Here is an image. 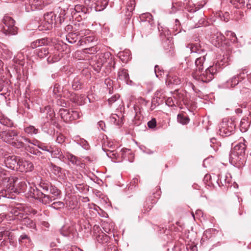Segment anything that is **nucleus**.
<instances>
[{"instance_id": "f257e3e1", "label": "nucleus", "mask_w": 251, "mask_h": 251, "mask_svg": "<svg viewBox=\"0 0 251 251\" xmlns=\"http://www.w3.org/2000/svg\"><path fill=\"white\" fill-rule=\"evenodd\" d=\"M228 57L224 58V60H222L220 62L217 61L212 66L208 67L205 71L202 74H199L197 72L192 74L193 77L199 81L204 83L210 82L214 78V75L216 74L221 70L222 66L227 63L228 64Z\"/></svg>"}, {"instance_id": "f03ea898", "label": "nucleus", "mask_w": 251, "mask_h": 251, "mask_svg": "<svg viewBox=\"0 0 251 251\" xmlns=\"http://www.w3.org/2000/svg\"><path fill=\"white\" fill-rule=\"evenodd\" d=\"M0 138L17 149L25 147L24 141L30 143V140L23 136H18V132L14 129H8L0 132Z\"/></svg>"}, {"instance_id": "7ed1b4c3", "label": "nucleus", "mask_w": 251, "mask_h": 251, "mask_svg": "<svg viewBox=\"0 0 251 251\" xmlns=\"http://www.w3.org/2000/svg\"><path fill=\"white\" fill-rule=\"evenodd\" d=\"M246 146L244 143H240L230 151L229 161L233 166L237 168L242 167L246 161L245 150Z\"/></svg>"}, {"instance_id": "20e7f679", "label": "nucleus", "mask_w": 251, "mask_h": 251, "mask_svg": "<svg viewBox=\"0 0 251 251\" xmlns=\"http://www.w3.org/2000/svg\"><path fill=\"white\" fill-rule=\"evenodd\" d=\"M11 182L8 185V188L7 190H3L0 192V196L9 198V196H7V193H25L27 189V184L29 183L27 182L26 180L22 177H15L11 179Z\"/></svg>"}, {"instance_id": "39448f33", "label": "nucleus", "mask_w": 251, "mask_h": 251, "mask_svg": "<svg viewBox=\"0 0 251 251\" xmlns=\"http://www.w3.org/2000/svg\"><path fill=\"white\" fill-rule=\"evenodd\" d=\"M57 22L56 21V15L53 12H49L44 14V20L39 23L38 28L40 31L50 30Z\"/></svg>"}, {"instance_id": "423d86ee", "label": "nucleus", "mask_w": 251, "mask_h": 251, "mask_svg": "<svg viewBox=\"0 0 251 251\" xmlns=\"http://www.w3.org/2000/svg\"><path fill=\"white\" fill-rule=\"evenodd\" d=\"M219 133L220 135L228 136L234 132L235 125L232 119L226 118L219 124Z\"/></svg>"}, {"instance_id": "0eeeda50", "label": "nucleus", "mask_w": 251, "mask_h": 251, "mask_svg": "<svg viewBox=\"0 0 251 251\" xmlns=\"http://www.w3.org/2000/svg\"><path fill=\"white\" fill-rule=\"evenodd\" d=\"M29 197L38 200L44 204H48L51 202L52 198L50 197V195L44 194L37 187H35V189L29 187Z\"/></svg>"}, {"instance_id": "6e6552de", "label": "nucleus", "mask_w": 251, "mask_h": 251, "mask_svg": "<svg viewBox=\"0 0 251 251\" xmlns=\"http://www.w3.org/2000/svg\"><path fill=\"white\" fill-rule=\"evenodd\" d=\"M71 14L73 18L79 21L86 18V15L89 12V9L83 5H75L73 8L70 9Z\"/></svg>"}, {"instance_id": "1a4fd4ad", "label": "nucleus", "mask_w": 251, "mask_h": 251, "mask_svg": "<svg viewBox=\"0 0 251 251\" xmlns=\"http://www.w3.org/2000/svg\"><path fill=\"white\" fill-rule=\"evenodd\" d=\"M2 32L5 35H15L17 32V28L15 26V21L8 16H4L3 18Z\"/></svg>"}, {"instance_id": "9d476101", "label": "nucleus", "mask_w": 251, "mask_h": 251, "mask_svg": "<svg viewBox=\"0 0 251 251\" xmlns=\"http://www.w3.org/2000/svg\"><path fill=\"white\" fill-rule=\"evenodd\" d=\"M59 114L62 119L66 123L78 119L81 116V114L77 111H70L64 108L60 109Z\"/></svg>"}, {"instance_id": "9b49d317", "label": "nucleus", "mask_w": 251, "mask_h": 251, "mask_svg": "<svg viewBox=\"0 0 251 251\" xmlns=\"http://www.w3.org/2000/svg\"><path fill=\"white\" fill-rule=\"evenodd\" d=\"M45 114L42 116L43 122L45 124L46 123H50L54 126L57 124V120L55 117V112L50 107H46L45 110Z\"/></svg>"}, {"instance_id": "f8f14e48", "label": "nucleus", "mask_w": 251, "mask_h": 251, "mask_svg": "<svg viewBox=\"0 0 251 251\" xmlns=\"http://www.w3.org/2000/svg\"><path fill=\"white\" fill-rule=\"evenodd\" d=\"M97 56L99 59L102 60L103 65H106V67L109 68L110 69L111 68H115V61L114 58L112 56V54L109 52L105 53H99Z\"/></svg>"}, {"instance_id": "ddd939ff", "label": "nucleus", "mask_w": 251, "mask_h": 251, "mask_svg": "<svg viewBox=\"0 0 251 251\" xmlns=\"http://www.w3.org/2000/svg\"><path fill=\"white\" fill-rule=\"evenodd\" d=\"M15 176H11L10 172L6 170L4 167L0 166V184L2 183L5 186L6 189L8 188V185L11 182V179Z\"/></svg>"}, {"instance_id": "4468645a", "label": "nucleus", "mask_w": 251, "mask_h": 251, "mask_svg": "<svg viewBox=\"0 0 251 251\" xmlns=\"http://www.w3.org/2000/svg\"><path fill=\"white\" fill-rule=\"evenodd\" d=\"M43 0H28L25 4V10L27 12L41 9L43 7Z\"/></svg>"}, {"instance_id": "2eb2a0df", "label": "nucleus", "mask_w": 251, "mask_h": 251, "mask_svg": "<svg viewBox=\"0 0 251 251\" xmlns=\"http://www.w3.org/2000/svg\"><path fill=\"white\" fill-rule=\"evenodd\" d=\"M18 165V166H17L16 170L21 172H30L34 168L33 165L31 162L24 160L20 157Z\"/></svg>"}, {"instance_id": "dca6fc26", "label": "nucleus", "mask_w": 251, "mask_h": 251, "mask_svg": "<svg viewBox=\"0 0 251 251\" xmlns=\"http://www.w3.org/2000/svg\"><path fill=\"white\" fill-rule=\"evenodd\" d=\"M19 159L20 157L15 155H10L5 157L4 161L5 166L11 170H16L17 166H18Z\"/></svg>"}, {"instance_id": "f3484780", "label": "nucleus", "mask_w": 251, "mask_h": 251, "mask_svg": "<svg viewBox=\"0 0 251 251\" xmlns=\"http://www.w3.org/2000/svg\"><path fill=\"white\" fill-rule=\"evenodd\" d=\"M225 37L220 32H217L211 38V43L215 47L219 48L225 41Z\"/></svg>"}, {"instance_id": "a211bd4d", "label": "nucleus", "mask_w": 251, "mask_h": 251, "mask_svg": "<svg viewBox=\"0 0 251 251\" xmlns=\"http://www.w3.org/2000/svg\"><path fill=\"white\" fill-rule=\"evenodd\" d=\"M92 1V6L96 11H101L107 6L108 0H90Z\"/></svg>"}, {"instance_id": "6ab92c4d", "label": "nucleus", "mask_w": 251, "mask_h": 251, "mask_svg": "<svg viewBox=\"0 0 251 251\" xmlns=\"http://www.w3.org/2000/svg\"><path fill=\"white\" fill-rule=\"evenodd\" d=\"M50 42V40L49 38L45 37L39 39H37L35 41L32 42L30 44V47L32 49H36L40 48L42 46H47Z\"/></svg>"}, {"instance_id": "aec40b11", "label": "nucleus", "mask_w": 251, "mask_h": 251, "mask_svg": "<svg viewBox=\"0 0 251 251\" xmlns=\"http://www.w3.org/2000/svg\"><path fill=\"white\" fill-rule=\"evenodd\" d=\"M78 25V28H76V27H75L74 29L75 31H77V33L78 36H80V38L85 37L90 34H91L92 31L89 29L85 28V25L83 24L79 23ZM76 26V25H75V26Z\"/></svg>"}, {"instance_id": "412c9836", "label": "nucleus", "mask_w": 251, "mask_h": 251, "mask_svg": "<svg viewBox=\"0 0 251 251\" xmlns=\"http://www.w3.org/2000/svg\"><path fill=\"white\" fill-rule=\"evenodd\" d=\"M191 51V53H197L198 54H204L205 50L201 48L200 44L199 43H190L187 46Z\"/></svg>"}, {"instance_id": "4be33fe9", "label": "nucleus", "mask_w": 251, "mask_h": 251, "mask_svg": "<svg viewBox=\"0 0 251 251\" xmlns=\"http://www.w3.org/2000/svg\"><path fill=\"white\" fill-rule=\"evenodd\" d=\"M61 233L63 236L72 239L76 234V231L73 227L65 226L61 228Z\"/></svg>"}, {"instance_id": "5701e85b", "label": "nucleus", "mask_w": 251, "mask_h": 251, "mask_svg": "<svg viewBox=\"0 0 251 251\" xmlns=\"http://www.w3.org/2000/svg\"><path fill=\"white\" fill-rule=\"evenodd\" d=\"M50 153L51 154L52 157L58 158L63 162H65V154H63L61 149L58 148H52L50 149Z\"/></svg>"}, {"instance_id": "b1692460", "label": "nucleus", "mask_w": 251, "mask_h": 251, "mask_svg": "<svg viewBox=\"0 0 251 251\" xmlns=\"http://www.w3.org/2000/svg\"><path fill=\"white\" fill-rule=\"evenodd\" d=\"M97 39L94 32H92L91 34H90L85 37L80 38L78 42L79 45H83L84 44H89L95 41H97Z\"/></svg>"}, {"instance_id": "393cba45", "label": "nucleus", "mask_w": 251, "mask_h": 251, "mask_svg": "<svg viewBox=\"0 0 251 251\" xmlns=\"http://www.w3.org/2000/svg\"><path fill=\"white\" fill-rule=\"evenodd\" d=\"M64 157L65 162L67 160L72 164L76 166L79 165L80 163V160L78 157L69 152L65 153Z\"/></svg>"}, {"instance_id": "a878e982", "label": "nucleus", "mask_w": 251, "mask_h": 251, "mask_svg": "<svg viewBox=\"0 0 251 251\" xmlns=\"http://www.w3.org/2000/svg\"><path fill=\"white\" fill-rule=\"evenodd\" d=\"M241 81L237 75L228 80L225 84V87L226 88H231L236 86L239 82Z\"/></svg>"}, {"instance_id": "bb28decb", "label": "nucleus", "mask_w": 251, "mask_h": 251, "mask_svg": "<svg viewBox=\"0 0 251 251\" xmlns=\"http://www.w3.org/2000/svg\"><path fill=\"white\" fill-rule=\"evenodd\" d=\"M49 190L50 194L52 195V196L50 195V197L52 198L51 202L56 199L60 197L61 191L56 186L51 185Z\"/></svg>"}, {"instance_id": "cd10ccee", "label": "nucleus", "mask_w": 251, "mask_h": 251, "mask_svg": "<svg viewBox=\"0 0 251 251\" xmlns=\"http://www.w3.org/2000/svg\"><path fill=\"white\" fill-rule=\"evenodd\" d=\"M118 75V79L124 81L126 83H128V81L129 79V77L126 70L124 68L119 69Z\"/></svg>"}, {"instance_id": "c85d7f7f", "label": "nucleus", "mask_w": 251, "mask_h": 251, "mask_svg": "<svg viewBox=\"0 0 251 251\" xmlns=\"http://www.w3.org/2000/svg\"><path fill=\"white\" fill-rule=\"evenodd\" d=\"M22 222V224L23 225L26 226L27 227H28L30 228L35 229L36 228V225L35 222L32 220L31 219L28 218L26 215L23 217L22 219L20 220Z\"/></svg>"}, {"instance_id": "c756f323", "label": "nucleus", "mask_w": 251, "mask_h": 251, "mask_svg": "<svg viewBox=\"0 0 251 251\" xmlns=\"http://www.w3.org/2000/svg\"><path fill=\"white\" fill-rule=\"evenodd\" d=\"M206 54H203L201 56L197 58L195 61L196 66L197 68V69H198L199 72L203 70L204 68V63L206 59Z\"/></svg>"}, {"instance_id": "7c9ffc66", "label": "nucleus", "mask_w": 251, "mask_h": 251, "mask_svg": "<svg viewBox=\"0 0 251 251\" xmlns=\"http://www.w3.org/2000/svg\"><path fill=\"white\" fill-rule=\"evenodd\" d=\"M35 53L39 58H44L49 54V48L47 47L38 48L35 50Z\"/></svg>"}, {"instance_id": "2f4dec72", "label": "nucleus", "mask_w": 251, "mask_h": 251, "mask_svg": "<svg viewBox=\"0 0 251 251\" xmlns=\"http://www.w3.org/2000/svg\"><path fill=\"white\" fill-rule=\"evenodd\" d=\"M94 236H95L97 241L101 244L106 243L109 241V237L102 231Z\"/></svg>"}, {"instance_id": "473e14b6", "label": "nucleus", "mask_w": 251, "mask_h": 251, "mask_svg": "<svg viewBox=\"0 0 251 251\" xmlns=\"http://www.w3.org/2000/svg\"><path fill=\"white\" fill-rule=\"evenodd\" d=\"M250 126V121L249 120V117H243L241 121L240 124V130L242 132H245L248 130V129Z\"/></svg>"}, {"instance_id": "72a5a7b5", "label": "nucleus", "mask_w": 251, "mask_h": 251, "mask_svg": "<svg viewBox=\"0 0 251 251\" xmlns=\"http://www.w3.org/2000/svg\"><path fill=\"white\" fill-rule=\"evenodd\" d=\"M19 243L22 245L28 246L30 245L31 239L25 233L22 234L19 238Z\"/></svg>"}, {"instance_id": "f704fd0d", "label": "nucleus", "mask_w": 251, "mask_h": 251, "mask_svg": "<svg viewBox=\"0 0 251 251\" xmlns=\"http://www.w3.org/2000/svg\"><path fill=\"white\" fill-rule=\"evenodd\" d=\"M102 62V60L99 59L97 55L96 56L95 60L92 62V66L95 71L98 73L100 71L101 67L103 66Z\"/></svg>"}, {"instance_id": "c9c22d12", "label": "nucleus", "mask_w": 251, "mask_h": 251, "mask_svg": "<svg viewBox=\"0 0 251 251\" xmlns=\"http://www.w3.org/2000/svg\"><path fill=\"white\" fill-rule=\"evenodd\" d=\"M64 97L70 99L71 101L75 103L76 100L78 98V95L73 92L68 90H64Z\"/></svg>"}, {"instance_id": "e433bc0d", "label": "nucleus", "mask_w": 251, "mask_h": 251, "mask_svg": "<svg viewBox=\"0 0 251 251\" xmlns=\"http://www.w3.org/2000/svg\"><path fill=\"white\" fill-rule=\"evenodd\" d=\"M156 202V201L152 198L151 197L149 198L144 204V210L145 212L149 211L151 210L153 205Z\"/></svg>"}, {"instance_id": "4c0bfd02", "label": "nucleus", "mask_w": 251, "mask_h": 251, "mask_svg": "<svg viewBox=\"0 0 251 251\" xmlns=\"http://www.w3.org/2000/svg\"><path fill=\"white\" fill-rule=\"evenodd\" d=\"M10 212L14 215L15 218L18 220H20L25 216V213L17 207L13 208Z\"/></svg>"}, {"instance_id": "58836bf2", "label": "nucleus", "mask_w": 251, "mask_h": 251, "mask_svg": "<svg viewBox=\"0 0 251 251\" xmlns=\"http://www.w3.org/2000/svg\"><path fill=\"white\" fill-rule=\"evenodd\" d=\"M64 90H63L61 86L58 84H54L53 89V93L56 97H64Z\"/></svg>"}, {"instance_id": "ea45409f", "label": "nucleus", "mask_w": 251, "mask_h": 251, "mask_svg": "<svg viewBox=\"0 0 251 251\" xmlns=\"http://www.w3.org/2000/svg\"><path fill=\"white\" fill-rule=\"evenodd\" d=\"M78 34L76 32H69L66 35V40L71 44L75 43L78 39Z\"/></svg>"}, {"instance_id": "a19ab883", "label": "nucleus", "mask_w": 251, "mask_h": 251, "mask_svg": "<svg viewBox=\"0 0 251 251\" xmlns=\"http://www.w3.org/2000/svg\"><path fill=\"white\" fill-rule=\"evenodd\" d=\"M177 120L178 123L182 125H187L190 121V119L187 116L184 114L180 113L177 115Z\"/></svg>"}, {"instance_id": "79ce46f5", "label": "nucleus", "mask_w": 251, "mask_h": 251, "mask_svg": "<svg viewBox=\"0 0 251 251\" xmlns=\"http://www.w3.org/2000/svg\"><path fill=\"white\" fill-rule=\"evenodd\" d=\"M110 121L111 123H113L117 126H120L122 124V120L121 119L120 120L119 116L116 114H112L110 117Z\"/></svg>"}, {"instance_id": "37998d69", "label": "nucleus", "mask_w": 251, "mask_h": 251, "mask_svg": "<svg viewBox=\"0 0 251 251\" xmlns=\"http://www.w3.org/2000/svg\"><path fill=\"white\" fill-rule=\"evenodd\" d=\"M51 184L48 181L42 180L39 184V187L42 189L45 192H48L51 186Z\"/></svg>"}, {"instance_id": "c03bdc74", "label": "nucleus", "mask_w": 251, "mask_h": 251, "mask_svg": "<svg viewBox=\"0 0 251 251\" xmlns=\"http://www.w3.org/2000/svg\"><path fill=\"white\" fill-rule=\"evenodd\" d=\"M230 2L236 8L240 9L245 6L244 0H230Z\"/></svg>"}, {"instance_id": "a18cd8bd", "label": "nucleus", "mask_w": 251, "mask_h": 251, "mask_svg": "<svg viewBox=\"0 0 251 251\" xmlns=\"http://www.w3.org/2000/svg\"><path fill=\"white\" fill-rule=\"evenodd\" d=\"M25 132L30 135H32L33 134H36L38 132V129L36 128L33 126H28L25 127L24 129Z\"/></svg>"}, {"instance_id": "49530a36", "label": "nucleus", "mask_w": 251, "mask_h": 251, "mask_svg": "<svg viewBox=\"0 0 251 251\" xmlns=\"http://www.w3.org/2000/svg\"><path fill=\"white\" fill-rule=\"evenodd\" d=\"M14 239V237L11 232L9 231V234H7V236H5V238L0 242V246L1 247L7 246L8 242Z\"/></svg>"}, {"instance_id": "de8ad7c7", "label": "nucleus", "mask_w": 251, "mask_h": 251, "mask_svg": "<svg viewBox=\"0 0 251 251\" xmlns=\"http://www.w3.org/2000/svg\"><path fill=\"white\" fill-rule=\"evenodd\" d=\"M168 82L174 85H178L181 83V78L176 75L170 76L168 78Z\"/></svg>"}, {"instance_id": "09e8293b", "label": "nucleus", "mask_w": 251, "mask_h": 251, "mask_svg": "<svg viewBox=\"0 0 251 251\" xmlns=\"http://www.w3.org/2000/svg\"><path fill=\"white\" fill-rule=\"evenodd\" d=\"M119 57L123 62H127L130 59V54L128 51L119 53Z\"/></svg>"}, {"instance_id": "8fccbe9b", "label": "nucleus", "mask_w": 251, "mask_h": 251, "mask_svg": "<svg viewBox=\"0 0 251 251\" xmlns=\"http://www.w3.org/2000/svg\"><path fill=\"white\" fill-rule=\"evenodd\" d=\"M64 206V202L60 201H54L50 205V207L57 210L63 208Z\"/></svg>"}, {"instance_id": "3c124183", "label": "nucleus", "mask_w": 251, "mask_h": 251, "mask_svg": "<svg viewBox=\"0 0 251 251\" xmlns=\"http://www.w3.org/2000/svg\"><path fill=\"white\" fill-rule=\"evenodd\" d=\"M24 60V56L22 53H19L17 56H15L13 58V61L14 62L21 65H23Z\"/></svg>"}, {"instance_id": "603ef678", "label": "nucleus", "mask_w": 251, "mask_h": 251, "mask_svg": "<svg viewBox=\"0 0 251 251\" xmlns=\"http://www.w3.org/2000/svg\"><path fill=\"white\" fill-rule=\"evenodd\" d=\"M72 88L74 90H78L81 89V83L78 77H75L74 78L72 83Z\"/></svg>"}, {"instance_id": "864d4df0", "label": "nucleus", "mask_w": 251, "mask_h": 251, "mask_svg": "<svg viewBox=\"0 0 251 251\" xmlns=\"http://www.w3.org/2000/svg\"><path fill=\"white\" fill-rule=\"evenodd\" d=\"M226 35L228 38L229 40L233 43H235L237 42V38L236 36L235 33L231 31H228L226 33Z\"/></svg>"}, {"instance_id": "5fc2aeb1", "label": "nucleus", "mask_w": 251, "mask_h": 251, "mask_svg": "<svg viewBox=\"0 0 251 251\" xmlns=\"http://www.w3.org/2000/svg\"><path fill=\"white\" fill-rule=\"evenodd\" d=\"M60 59V57L57 54L50 55L47 58V61L49 63L51 64L58 61Z\"/></svg>"}, {"instance_id": "6e6d98bb", "label": "nucleus", "mask_w": 251, "mask_h": 251, "mask_svg": "<svg viewBox=\"0 0 251 251\" xmlns=\"http://www.w3.org/2000/svg\"><path fill=\"white\" fill-rule=\"evenodd\" d=\"M176 95V97L177 99L178 100L183 101L184 102L185 101V92L183 91H178L177 90L175 94Z\"/></svg>"}, {"instance_id": "4d7b16f0", "label": "nucleus", "mask_w": 251, "mask_h": 251, "mask_svg": "<svg viewBox=\"0 0 251 251\" xmlns=\"http://www.w3.org/2000/svg\"><path fill=\"white\" fill-rule=\"evenodd\" d=\"M50 169L52 173L55 175H59L61 172V168L52 163L50 164Z\"/></svg>"}, {"instance_id": "13d9d810", "label": "nucleus", "mask_w": 251, "mask_h": 251, "mask_svg": "<svg viewBox=\"0 0 251 251\" xmlns=\"http://www.w3.org/2000/svg\"><path fill=\"white\" fill-rule=\"evenodd\" d=\"M135 4V0H129L126 4L127 10L132 12L134 9Z\"/></svg>"}, {"instance_id": "bf43d9fd", "label": "nucleus", "mask_w": 251, "mask_h": 251, "mask_svg": "<svg viewBox=\"0 0 251 251\" xmlns=\"http://www.w3.org/2000/svg\"><path fill=\"white\" fill-rule=\"evenodd\" d=\"M98 51V48L94 47H92L89 48H86L83 50V52L85 53L88 54H94L96 53Z\"/></svg>"}, {"instance_id": "052dcab7", "label": "nucleus", "mask_w": 251, "mask_h": 251, "mask_svg": "<svg viewBox=\"0 0 251 251\" xmlns=\"http://www.w3.org/2000/svg\"><path fill=\"white\" fill-rule=\"evenodd\" d=\"M86 98L84 95H79L78 96V98L76 100L75 103L78 105H82L85 103Z\"/></svg>"}, {"instance_id": "680f3d73", "label": "nucleus", "mask_w": 251, "mask_h": 251, "mask_svg": "<svg viewBox=\"0 0 251 251\" xmlns=\"http://www.w3.org/2000/svg\"><path fill=\"white\" fill-rule=\"evenodd\" d=\"M164 92L163 89L157 90L154 94V97L158 98L159 100H162L164 97L163 95Z\"/></svg>"}, {"instance_id": "e2e57ef3", "label": "nucleus", "mask_w": 251, "mask_h": 251, "mask_svg": "<svg viewBox=\"0 0 251 251\" xmlns=\"http://www.w3.org/2000/svg\"><path fill=\"white\" fill-rule=\"evenodd\" d=\"M248 73V71L246 68L242 69L241 71V72L237 74L238 75L239 78L241 79V81L244 80L246 76V74Z\"/></svg>"}, {"instance_id": "0e129e2a", "label": "nucleus", "mask_w": 251, "mask_h": 251, "mask_svg": "<svg viewBox=\"0 0 251 251\" xmlns=\"http://www.w3.org/2000/svg\"><path fill=\"white\" fill-rule=\"evenodd\" d=\"M163 46L165 50H168L171 49L172 48V44L171 41L166 40L163 43Z\"/></svg>"}, {"instance_id": "69168bd1", "label": "nucleus", "mask_w": 251, "mask_h": 251, "mask_svg": "<svg viewBox=\"0 0 251 251\" xmlns=\"http://www.w3.org/2000/svg\"><path fill=\"white\" fill-rule=\"evenodd\" d=\"M120 96L118 94H116L112 96L110 98L108 99V102L109 105H111L113 103L115 102L118 99Z\"/></svg>"}, {"instance_id": "338daca9", "label": "nucleus", "mask_w": 251, "mask_h": 251, "mask_svg": "<svg viewBox=\"0 0 251 251\" xmlns=\"http://www.w3.org/2000/svg\"><path fill=\"white\" fill-rule=\"evenodd\" d=\"M141 18L142 19L146 18V21H148L149 23H150L151 20L152 19V16L150 13H146L142 14Z\"/></svg>"}, {"instance_id": "774afa93", "label": "nucleus", "mask_w": 251, "mask_h": 251, "mask_svg": "<svg viewBox=\"0 0 251 251\" xmlns=\"http://www.w3.org/2000/svg\"><path fill=\"white\" fill-rule=\"evenodd\" d=\"M148 126L150 128H153L156 126V121L155 118L152 119L148 122Z\"/></svg>"}]
</instances>
